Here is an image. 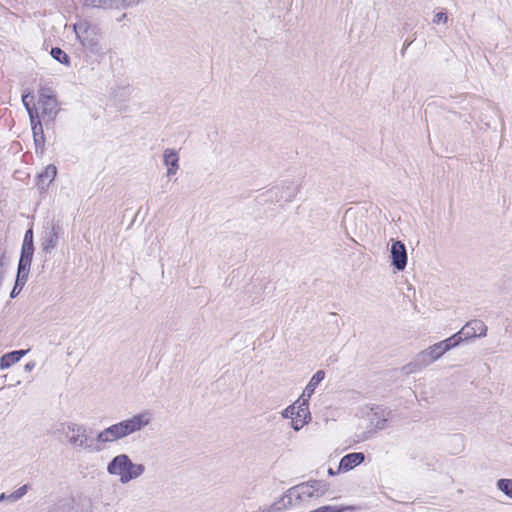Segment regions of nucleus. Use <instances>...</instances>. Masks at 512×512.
<instances>
[{
    "label": "nucleus",
    "instance_id": "obj_1",
    "mask_svg": "<svg viewBox=\"0 0 512 512\" xmlns=\"http://www.w3.org/2000/svg\"><path fill=\"white\" fill-rule=\"evenodd\" d=\"M328 491L327 485L319 481L301 483L283 493L267 512H281L296 507L311 499L324 496Z\"/></svg>",
    "mask_w": 512,
    "mask_h": 512
},
{
    "label": "nucleus",
    "instance_id": "obj_2",
    "mask_svg": "<svg viewBox=\"0 0 512 512\" xmlns=\"http://www.w3.org/2000/svg\"><path fill=\"white\" fill-rule=\"evenodd\" d=\"M146 471L142 463H135L127 454H118L107 464V472L118 478L121 484L140 478Z\"/></svg>",
    "mask_w": 512,
    "mask_h": 512
},
{
    "label": "nucleus",
    "instance_id": "obj_3",
    "mask_svg": "<svg viewBox=\"0 0 512 512\" xmlns=\"http://www.w3.org/2000/svg\"><path fill=\"white\" fill-rule=\"evenodd\" d=\"M58 431L65 436L71 448L75 450H94L87 434V428L83 424L72 421L64 422L59 425Z\"/></svg>",
    "mask_w": 512,
    "mask_h": 512
},
{
    "label": "nucleus",
    "instance_id": "obj_4",
    "mask_svg": "<svg viewBox=\"0 0 512 512\" xmlns=\"http://www.w3.org/2000/svg\"><path fill=\"white\" fill-rule=\"evenodd\" d=\"M153 420L152 411L144 409L119 422L121 423L125 436L128 437L149 427Z\"/></svg>",
    "mask_w": 512,
    "mask_h": 512
},
{
    "label": "nucleus",
    "instance_id": "obj_5",
    "mask_svg": "<svg viewBox=\"0 0 512 512\" xmlns=\"http://www.w3.org/2000/svg\"><path fill=\"white\" fill-rule=\"evenodd\" d=\"M124 438H126V436L122 429L121 423L116 422L97 433L94 450L100 451L108 444L117 442Z\"/></svg>",
    "mask_w": 512,
    "mask_h": 512
},
{
    "label": "nucleus",
    "instance_id": "obj_6",
    "mask_svg": "<svg viewBox=\"0 0 512 512\" xmlns=\"http://www.w3.org/2000/svg\"><path fill=\"white\" fill-rule=\"evenodd\" d=\"M74 31L83 46L95 50L99 47V35L87 22L79 21L74 24Z\"/></svg>",
    "mask_w": 512,
    "mask_h": 512
},
{
    "label": "nucleus",
    "instance_id": "obj_7",
    "mask_svg": "<svg viewBox=\"0 0 512 512\" xmlns=\"http://www.w3.org/2000/svg\"><path fill=\"white\" fill-rule=\"evenodd\" d=\"M447 351L448 346L446 344L437 342L418 353L416 359L420 365L428 366L440 359Z\"/></svg>",
    "mask_w": 512,
    "mask_h": 512
},
{
    "label": "nucleus",
    "instance_id": "obj_8",
    "mask_svg": "<svg viewBox=\"0 0 512 512\" xmlns=\"http://www.w3.org/2000/svg\"><path fill=\"white\" fill-rule=\"evenodd\" d=\"M392 265L398 270L403 271L407 266L406 247L401 241H393L390 249Z\"/></svg>",
    "mask_w": 512,
    "mask_h": 512
},
{
    "label": "nucleus",
    "instance_id": "obj_9",
    "mask_svg": "<svg viewBox=\"0 0 512 512\" xmlns=\"http://www.w3.org/2000/svg\"><path fill=\"white\" fill-rule=\"evenodd\" d=\"M311 420L309 405L307 399L301 400L293 418L291 419V427L294 431L301 430Z\"/></svg>",
    "mask_w": 512,
    "mask_h": 512
},
{
    "label": "nucleus",
    "instance_id": "obj_10",
    "mask_svg": "<svg viewBox=\"0 0 512 512\" xmlns=\"http://www.w3.org/2000/svg\"><path fill=\"white\" fill-rule=\"evenodd\" d=\"M487 333V327L481 320H472L468 322L459 332L465 339L474 337H484Z\"/></svg>",
    "mask_w": 512,
    "mask_h": 512
},
{
    "label": "nucleus",
    "instance_id": "obj_11",
    "mask_svg": "<svg viewBox=\"0 0 512 512\" xmlns=\"http://www.w3.org/2000/svg\"><path fill=\"white\" fill-rule=\"evenodd\" d=\"M40 103L42 107V112L45 115L53 116L57 112V101L51 94L49 89H41L40 90Z\"/></svg>",
    "mask_w": 512,
    "mask_h": 512
},
{
    "label": "nucleus",
    "instance_id": "obj_12",
    "mask_svg": "<svg viewBox=\"0 0 512 512\" xmlns=\"http://www.w3.org/2000/svg\"><path fill=\"white\" fill-rule=\"evenodd\" d=\"M179 160L180 157L176 150L168 148L163 151V162L167 168V176H173L178 172L180 168Z\"/></svg>",
    "mask_w": 512,
    "mask_h": 512
},
{
    "label": "nucleus",
    "instance_id": "obj_13",
    "mask_svg": "<svg viewBox=\"0 0 512 512\" xmlns=\"http://www.w3.org/2000/svg\"><path fill=\"white\" fill-rule=\"evenodd\" d=\"M365 459V456L361 452H354L347 454L342 457L340 460L338 471L339 472H348L355 468L356 466L360 465Z\"/></svg>",
    "mask_w": 512,
    "mask_h": 512
},
{
    "label": "nucleus",
    "instance_id": "obj_14",
    "mask_svg": "<svg viewBox=\"0 0 512 512\" xmlns=\"http://www.w3.org/2000/svg\"><path fill=\"white\" fill-rule=\"evenodd\" d=\"M325 378V373L322 370L317 371L308 384L306 385L302 395L300 396V399L304 401V399H307V401L310 399V397L313 395L315 389L320 384V382Z\"/></svg>",
    "mask_w": 512,
    "mask_h": 512
},
{
    "label": "nucleus",
    "instance_id": "obj_15",
    "mask_svg": "<svg viewBox=\"0 0 512 512\" xmlns=\"http://www.w3.org/2000/svg\"><path fill=\"white\" fill-rule=\"evenodd\" d=\"M389 412L383 409H371V415L369 417L370 423L377 430H382L386 427L388 421Z\"/></svg>",
    "mask_w": 512,
    "mask_h": 512
},
{
    "label": "nucleus",
    "instance_id": "obj_16",
    "mask_svg": "<svg viewBox=\"0 0 512 512\" xmlns=\"http://www.w3.org/2000/svg\"><path fill=\"white\" fill-rule=\"evenodd\" d=\"M57 175V168L55 165L50 164L38 175V185L42 190H45L49 184L55 179Z\"/></svg>",
    "mask_w": 512,
    "mask_h": 512
},
{
    "label": "nucleus",
    "instance_id": "obj_17",
    "mask_svg": "<svg viewBox=\"0 0 512 512\" xmlns=\"http://www.w3.org/2000/svg\"><path fill=\"white\" fill-rule=\"evenodd\" d=\"M27 353V350H18L4 354L0 358V368L7 369L19 362L20 359Z\"/></svg>",
    "mask_w": 512,
    "mask_h": 512
},
{
    "label": "nucleus",
    "instance_id": "obj_18",
    "mask_svg": "<svg viewBox=\"0 0 512 512\" xmlns=\"http://www.w3.org/2000/svg\"><path fill=\"white\" fill-rule=\"evenodd\" d=\"M32 258V256L21 255L17 274V284L20 282L21 279H23L24 281L27 280L30 266L32 263Z\"/></svg>",
    "mask_w": 512,
    "mask_h": 512
},
{
    "label": "nucleus",
    "instance_id": "obj_19",
    "mask_svg": "<svg viewBox=\"0 0 512 512\" xmlns=\"http://www.w3.org/2000/svg\"><path fill=\"white\" fill-rule=\"evenodd\" d=\"M85 6L104 9H119V0H82Z\"/></svg>",
    "mask_w": 512,
    "mask_h": 512
},
{
    "label": "nucleus",
    "instance_id": "obj_20",
    "mask_svg": "<svg viewBox=\"0 0 512 512\" xmlns=\"http://www.w3.org/2000/svg\"><path fill=\"white\" fill-rule=\"evenodd\" d=\"M31 125H32L34 142H35L36 147L43 148L44 137H43V133H42L41 123L39 121L36 122V120L34 119V123H31Z\"/></svg>",
    "mask_w": 512,
    "mask_h": 512
},
{
    "label": "nucleus",
    "instance_id": "obj_21",
    "mask_svg": "<svg viewBox=\"0 0 512 512\" xmlns=\"http://www.w3.org/2000/svg\"><path fill=\"white\" fill-rule=\"evenodd\" d=\"M496 487L508 498L512 499V479H499L496 482Z\"/></svg>",
    "mask_w": 512,
    "mask_h": 512
},
{
    "label": "nucleus",
    "instance_id": "obj_22",
    "mask_svg": "<svg viewBox=\"0 0 512 512\" xmlns=\"http://www.w3.org/2000/svg\"><path fill=\"white\" fill-rule=\"evenodd\" d=\"M322 512H345V511H354V506H344V505H326L320 507Z\"/></svg>",
    "mask_w": 512,
    "mask_h": 512
},
{
    "label": "nucleus",
    "instance_id": "obj_23",
    "mask_svg": "<svg viewBox=\"0 0 512 512\" xmlns=\"http://www.w3.org/2000/svg\"><path fill=\"white\" fill-rule=\"evenodd\" d=\"M51 56L60 63L66 64V65L69 64L68 55L60 48H57V47L52 48Z\"/></svg>",
    "mask_w": 512,
    "mask_h": 512
},
{
    "label": "nucleus",
    "instance_id": "obj_24",
    "mask_svg": "<svg viewBox=\"0 0 512 512\" xmlns=\"http://www.w3.org/2000/svg\"><path fill=\"white\" fill-rule=\"evenodd\" d=\"M465 338L461 334H454L452 337L440 341V343L446 344L448 346V351L456 346H458Z\"/></svg>",
    "mask_w": 512,
    "mask_h": 512
},
{
    "label": "nucleus",
    "instance_id": "obj_25",
    "mask_svg": "<svg viewBox=\"0 0 512 512\" xmlns=\"http://www.w3.org/2000/svg\"><path fill=\"white\" fill-rule=\"evenodd\" d=\"M300 402H301V399L299 398L295 403L286 407L281 413L282 417L285 419H292Z\"/></svg>",
    "mask_w": 512,
    "mask_h": 512
},
{
    "label": "nucleus",
    "instance_id": "obj_26",
    "mask_svg": "<svg viewBox=\"0 0 512 512\" xmlns=\"http://www.w3.org/2000/svg\"><path fill=\"white\" fill-rule=\"evenodd\" d=\"M30 97V94L27 93L25 95L22 96V102H23V105L25 106L29 116H30V120H31V123H34V118H36V115L37 112L34 111L31 107H30V103L28 102V98Z\"/></svg>",
    "mask_w": 512,
    "mask_h": 512
},
{
    "label": "nucleus",
    "instance_id": "obj_27",
    "mask_svg": "<svg viewBox=\"0 0 512 512\" xmlns=\"http://www.w3.org/2000/svg\"><path fill=\"white\" fill-rule=\"evenodd\" d=\"M448 21V16L446 13L444 12H438L435 14L434 18H433V23L434 24H446Z\"/></svg>",
    "mask_w": 512,
    "mask_h": 512
},
{
    "label": "nucleus",
    "instance_id": "obj_28",
    "mask_svg": "<svg viewBox=\"0 0 512 512\" xmlns=\"http://www.w3.org/2000/svg\"><path fill=\"white\" fill-rule=\"evenodd\" d=\"M56 244H57V235L54 233L53 236L51 238H49L48 240H46L43 245H44L45 250H49V249L54 248L56 246Z\"/></svg>",
    "mask_w": 512,
    "mask_h": 512
},
{
    "label": "nucleus",
    "instance_id": "obj_29",
    "mask_svg": "<svg viewBox=\"0 0 512 512\" xmlns=\"http://www.w3.org/2000/svg\"><path fill=\"white\" fill-rule=\"evenodd\" d=\"M33 252H34L33 244L23 243L21 255H27V256H32L33 257Z\"/></svg>",
    "mask_w": 512,
    "mask_h": 512
},
{
    "label": "nucleus",
    "instance_id": "obj_30",
    "mask_svg": "<svg viewBox=\"0 0 512 512\" xmlns=\"http://www.w3.org/2000/svg\"><path fill=\"white\" fill-rule=\"evenodd\" d=\"M54 512H79V510L73 505H63Z\"/></svg>",
    "mask_w": 512,
    "mask_h": 512
},
{
    "label": "nucleus",
    "instance_id": "obj_31",
    "mask_svg": "<svg viewBox=\"0 0 512 512\" xmlns=\"http://www.w3.org/2000/svg\"><path fill=\"white\" fill-rule=\"evenodd\" d=\"M23 243H26V244H33V232L31 229L27 230L26 233H25V236H24V241Z\"/></svg>",
    "mask_w": 512,
    "mask_h": 512
},
{
    "label": "nucleus",
    "instance_id": "obj_32",
    "mask_svg": "<svg viewBox=\"0 0 512 512\" xmlns=\"http://www.w3.org/2000/svg\"><path fill=\"white\" fill-rule=\"evenodd\" d=\"M119 9L124 8L126 6L138 3L140 0H119Z\"/></svg>",
    "mask_w": 512,
    "mask_h": 512
},
{
    "label": "nucleus",
    "instance_id": "obj_33",
    "mask_svg": "<svg viewBox=\"0 0 512 512\" xmlns=\"http://www.w3.org/2000/svg\"><path fill=\"white\" fill-rule=\"evenodd\" d=\"M34 367H35V363H34V362H29V363H27V364L25 365V370H26V371H31V370H33V369H34Z\"/></svg>",
    "mask_w": 512,
    "mask_h": 512
},
{
    "label": "nucleus",
    "instance_id": "obj_34",
    "mask_svg": "<svg viewBox=\"0 0 512 512\" xmlns=\"http://www.w3.org/2000/svg\"><path fill=\"white\" fill-rule=\"evenodd\" d=\"M17 288H18V285H17V282H16L15 286H14L12 292H11V297H15L17 295V293H18Z\"/></svg>",
    "mask_w": 512,
    "mask_h": 512
},
{
    "label": "nucleus",
    "instance_id": "obj_35",
    "mask_svg": "<svg viewBox=\"0 0 512 512\" xmlns=\"http://www.w3.org/2000/svg\"><path fill=\"white\" fill-rule=\"evenodd\" d=\"M26 281H24L23 279L20 280V282L18 283V287L20 286V289L22 288V286L25 284Z\"/></svg>",
    "mask_w": 512,
    "mask_h": 512
},
{
    "label": "nucleus",
    "instance_id": "obj_36",
    "mask_svg": "<svg viewBox=\"0 0 512 512\" xmlns=\"http://www.w3.org/2000/svg\"><path fill=\"white\" fill-rule=\"evenodd\" d=\"M328 474L330 476H334L336 473L333 471V469L330 468V469H328Z\"/></svg>",
    "mask_w": 512,
    "mask_h": 512
},
{
    "label": "nucleus",
    "instance_id": "obj_37",
    "mask_svg": "<svg viewBox=\"0 0 512 512\" xmlns=\"http://www.w3.org/2000/svg\"><path fill=\"white\" fill-rule=\"evenodd\" d=\"M4 498H5V495H4V494L0 495V502H1Z\"/></svg>",
    "mask_w": 512,
    "mask_h": 512
},
{
    "label": "nucleus",
    "instance_id": "obj_38",
    "mask_svg": "<svg viewBox=\"0 0 512 512\" xmlns=\"http://www.w3.org/2000/svg\"><path fill=\"white\" fill-rule=\"evenodd\" d=\"M25 486H22L21 490L25 491ZM24 492L21 493V495L23 494Z\"/></svg>",
    "mask_w": 512,
    "mask_h": 512
}]
</instances>
